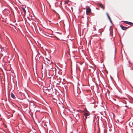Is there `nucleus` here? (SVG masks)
<instances>
[{
	"label": "nucleus",
	"instance_id": "obj_1",
	"mask_svg": "<svg viewBox=\"0 0 133 133\" xmlns=\"http://www.w3.org/2000/svg\"><path fill=\"white\" fill-rule=\"evenodd\" d=\"M86 11L87 14L90 13L91 11V10L90 7L88 6H86Z\"/></svg>",
	"mask_w": 133,
	"mask_h": 133
},
{
	"label": "nucleus",
	"instance_id": "obj_2",
	"mask_svg": "<svg viewBox=\"0 0 133 133\" xmlns=\"http://www.w3.org/2000/svg\"><path fill=\"white\" fill-rule=\"evenodd\" d=\"M34 28L36 31L37 30V31L38 32H39V31H40V29L39 27L38 26H36V27L34 26Z\"/></svg>",
	"mask_w": 133,
	"mask_h": 133
},
{
	"label": "nucleus",
	"instance_id": "obj_3",
	"mask_svg": "<svg viewBox=\"0 0 133 133\" xmlns=\"http://www.w3.org/2000/svg\"><path fill=\"white\" fill-rule=\"evenodd\" d=\"M84 114L86 119L87 118V117L89 115V113L87 111V112H85Z\"/></svg>",
	"mask_w": 133,
	"mask_h": 133
},
{
	"label": "nucleus",
	"instance_id": "obj_4",
	"mask_svg": "<svg viewBox=\"0 0 133 133\" xmlns=\"http://www.w3.org/2000/svg\"><path fill=\"white\" fill-rule=\"evenodd\" d=\"M121 27L122 29L124 30H125L127 29V28L124 26L122 25H121Z\"/></svg>",
	"mask_w": 133,
	"mask_h": 133
},
{
	"label": "nucleus",
	"instance_id": "obj_5",
	"mask_svg": "<svg viewBox=\"0 0 133 133\" xmlns=\"http://www.w3.org/2000/svg\"><path fill=\"white\" fill-rule=\"evenodd\" d=\"M99 6L102 8H103V10L104 9V7L103 6V5L102 4H99Z\"/></svg>",
	"mask_w": 133,
	"mask_h": 133
},
{
	"label": "nucleus",
	"instance_id": "obj_6",
	"mask_svg": "<svg viewBox=\"0 0 133 133\" xmlns=\"http://www.w3.org/2000/svg\"><path fill=\"white\" fill-rule=\"evenodd\" d=\"M11 97L13 99H15V98L14 95L12 93L11 94Z\"/></svg>",
	"mask_w": 133,
	"mask_h": 133
},
{
	"label": "nucleus",
	"instance_id": "obj_7",
	"mask_svg": "<svg viewBox=\"0 0 133 133\" xmlns=\"http://www.w3.org/2000/svg\"><path fill=\"white\" fill-rule=\"evenodd\" d=\"M125 22L128 24L130 25L132 24V23L128 21H125Z\"/></svg>",
	"mask_w": 133,
	"mask_h": 133
},
{
	"label": "nucleus",
	"instance_id": "obj_8",
	"mask_svg": "<svg viewBox=\"0 0 133 133\" xmlns=\"http://www.w3.org/2000/svg\"><path fill=\"white\" fill-rule=\"evenodd\" d=\"M4 49H3L2 48L0 47V52H2L3 51Z\"/></svg>",
	"mask_w": 133,
	"mask_h": 133
},
{
	"label": "nucleus",
	"instance_id": "obj_9",
	"mask_svg": "<svg viewBox=\"0 0 133 133\" xmlns=\"http://www.w3.org/2000/svg\"><path fill=\"white\" fill-rule=\"evenodd\" d=\"M50 90L48 89H46L45 90V91L46 92V93L48 92H49V91Z\"/></svg>",
	"mask_w": 133,
	"mask_h": 133
},
{
	"label": "nucleus",
	"instance_id": "obj_10",
	"mask_svg": "<svg viewBox=\"0 0 133 133\" xmlns=\"http://www.w3.org/2000/svg\"><path fill=\"white\" fill-rule=\"evenodd\" d=\"M22 9L23 11L24 12V13H25L26 11H25V9L24 8H22Z\"/></svg>",
	"mask_w": 133,
	"mask_h": 133
},
{
	"label": "nucleus",
	"instance_id": "obj_11",
	"mask_svg": "<svg viewBox=\"0 0 133 133\" xmlns=\"http://www.w3.org/2000/svg\"><path fill=\"white\" fill-rule=\"evenodd\" d=\"M46 34H46V35H48V36H49L51 37V34H48V33H46Z\"/></svg>",
	"mask_w": 133,
	"mask_h": 133
},
{
	"label": "nucleus",
	"instance_id": "obj_12",
	"mask_svg": "<svg viewBox=\"0 0 133 133\" xmlns=\"http://www.w3.org/2000/svg\"><path fill=\"white\" fill-rule=\"evenodd\" d=\"M78 114V113L76 112L74 114V116H76Z\"/></svg>",
	"mask_w": 133,
	"mask_h": 133
},
{
	"label": "nucleus",
	"instance_id": "obj_13",
	"mask_svg": "<svg viewBox=\"0 0 133 133\" xmlns=\"http://www.w3.org/2000/svg\"><path fill=\"white\" fill-rule=\"evenodd\" d=\"M108 18H109V19H110V18L109 16V15H108Z\"/></svg>",
	"mask_w": 133,
	"mask_h": 133
},
{
	"label": "nucleus",
	"instance_id": "obj_14",
	"mask_svg": "<svg viewBox=\"0 0 133 133\" xmlns=\"http://www.w3.org/2000/svg\"><path fill=\"white\" fill-rule=\"evenodd\" d=\"M109 20H110V22H111V23H112V21H111V19H109Z\"/></svg>",
	"mask_w": 133,
	"mask_h": 133
},
{
	"label": "nucleus",
	"instance_id": "obj_15",
	"mask_svg": "<svg viewBox=\"0 0 133 133\" xmlns=\"http://www.w3.org/2000/svg\"><path fill=\"white\" fill-rule=\"evenodd\" d=\"M106 15H107V16H108V15H109L107 13H106Z\"/></svg>",
	"mask_w": 133,
	"mask_h": 133
},
{
	"label": "nucleus",
	"instance_id": "obj_16",
	"mask_svg": "<svg viewBox=\"0 0 133 133\" xmlns=\"http://www.w3.org/2000/svg\"><path fill=\"white\" fill-rule=\"evenodd\" d=\"M57 34H59V33H57Z\"/></svg>",
	"mask_w": 133,
	"mask_h": 133
}]
</instances>
